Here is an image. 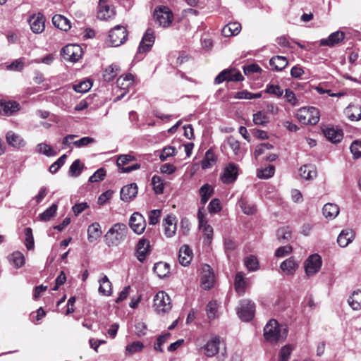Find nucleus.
I'll list each match as a JSON object with an SVG mask.
<instances>
[{"label": "nucleus", "instance_id": "nucleus-18", "mask_svg": "<svg viewBox=\"0 0 361 361\" xmlns=\"http://www.w3.org/2000/svg\"><path fill=\"white\" fill-rule=\"evenodd\" d=\"M154 32L152 29H147L142 37L140 43L138 51L139 52H146L150 50L154 42Z\"/></svg>", "mask_w": 361, "mask_h": 361}, {"label": "nucleus", "instance_id": "nucleus-29", "mask_svg": "<svg viewBox=\"0 0 361 361\" xmlns=\"http://www.w3.org/2000/svg\"><path fill=\"white\" fill-rule=\"evenodd\" d=\"M101 226L99 223L94 222L88 226L87 239L89 242L92 243L99 238L102 235Z\"/></svg>", "mask_w": 361, "mask_h": 361}, {"label": "nucleus", "instance_id": "nucleus-19", "mask_svg": "<svg viewBox=\"0 0 361 361\" xmlns=\"http://www.w3.org/2000/svg\"><path fill=\"white\" fill-rule=\"evenodd\" d=\"M355 237V232L351 228H345L341 231L337 238V243L341 247H347Z\"/></svg>", "mask_w": 361, "mask_h": 361}, {"label": "nucleus", "instance_id": "nucleus-2", "mask_svg": "<svg viewBox=\"0 0 361 361\" xmlns=\"http://www.w3.org/2000/svg\"><path fill=\"white\" fill-rule=\"evenodd\" d=\"M127 233V226L123 223H116L104 235L105 243L109 247L118 246L126 239Z\"/></svg>", "mask_w": 361, "mask_h": 361}, {"label": "nucleus", "instance_id": "nucleus-24", "mask_svg": "<svg viewBox=\"0 0 361 361\" xmlns=\"http://www.w3.org/2000/svg\"><path fill=\"white\" fill-rule=\"evenodd\" d=\"M324 136L331 142L336 143L343 139V131L334 127L326 128L323 130Z\"/></svg>", "mask_w": 361, "mask_h": 361}, {"label": "nucleus", "instance_id": "nucleus-53", "mask_svg": "<svg viewBox=\"0 0 361 361\" xmlns=\"http://www.w3.org/2000/svg\"><path fill=\"white\" fill-rule=\"evenodd\" d=\"M275 172V168L274 166L269 165V166L258 170L257 176L259 178L268 179L272 177Z\"/></svg>", "mask_w": 361, "mask_h": 361}, {"label": "nucleus", "instance_id": "nucleus-10", "mask_svg": "<svg viewBox=\"0 0 361 361\" xmlns=\"http://www.w3.org/2000/svg\"><path fill=\"white\" fill-rule=\"evenodd\" d=\"M244 78L240 71L235 69L224 70L214 79L216 84H220L224 81H241Z\"/></svg>", "mask_w": 361, "mask_h": 361}, {"label": "nucleus", "instance_id": "nucleus-13", "mask_svg": "<svg viewBox=\"0 0 361 361\" xmlns=\"http://www.w3.org/2000/svg\"><path fill=\"white\" fill-rule=\"evenodd\" d=\"M150 253L149 241L144 238L139 240L135 246V255L137 260L143 262Z\"/></svg>", "mask_w": 361, "mask_h": 361}, {"label": "nucleus", "instance_id": "nucleus-14", "mask_svg": "<svg viewBox=\"0 0 361 361\" xmlns=\"http://www.w3.org/2000/svg\"><path fill=\"white\" fill-rule=\"evenodd\" d=\"M214 276L212 268L208 264L202 267L201 285L204 290L210 289L214 284Z\"/></svg>", "mask_w": 361, "mask_h": 361}, {"label": "nucleus", "instance_id": "nucleus-51", "mask_svg": "<svg viewBox=\"0 0 361 361\" xmlns=\"http://www.w3.org/2000/svg\"><path fill=\"white\" fill-rule=\"evenodd\" d=\"M57 210V205L52 204L49 208H47L44 212L39 214V217L42 221H49L52 216H54Z\"/></svg>", "mask_w": 361, "mask_h": 361}, {"label": "nucleus", "instance_id": "nucleus-64", "mask_svg": "<svg viewBox=\"0 0 361 361\" xmlns=\"http://www.w3.org/2000/svg\"><path fill=\"white\" fill-rule=\"evenodd\" d=\"M350 149L354 158L358 159L361 157V141L355 140L351 144Z\"/></svg>", "mask_w": 361, "mask_h": 361}, {"label": "nucleus", "instance_id": "nucleus-57", "mask_svg": "<svg viewBox=\"0 0 361 361\" xmlns=\"http://www.w3.org/2000/svg\"><path fill=\"white\" fill-rule=\"evenodd\" d=\"M245 265L250 271H256L258 269V261L253 255H250L245 259Z\"/></svg>", "mask_w": 361, "mask_h": 361}, {"label": "nucleus", "instance_id": "nucleus-8", "mask_svg": "<svg viewBox=\"0 0 361 361\" xmlns=\"http://www.w3.org/2000/svg\"><path fill=\"white\" fill-rule=\"evenodd\" d=\"M135 157L131 154H122L117 159V166L119 173H130L133 171L140 169V164L138 163L132 164L130 166H126L130 162L134 161Z\"/></svg>", "mask_w": 361, "mask_h": 361}, {"label": "nucleus", "instance_id": "nucleus-31", "mask_svg": "<svg viewBox=\"0 0 361 361\" xmlns=\"http://www.w3.org/2000/svg\"><path fill=\"white\" fill-rule=\"evenodd\" d=\"M52 23L56 27L63 31H68L71 27L69 20L61 15H54Z\"/></svg>", "mask_w": 361, "mask_h": 361}, {"label": "nucleus", "instance_id": "nucleus-25", "mask_svg": "<svg viewBox=\"0 0 361 361\" xmlns=\"http://www.w3.org/2000/svg\"><path fill=\"white\" fill-rule=\"evenodd\" d=\"M115 16V11L113 6L106 4L99 3L97 17L101 20H108Z\"/></svg>", "mask_w": 361, "mask_h": 361}, {"label": "nucleus", "instance_id": "nucleus-34", "mask_svg": "<svg viewBox=\"0 0 361 361\" xmlns=\"http://www.w3.org/2000/svg\"><path fill=\"white\" fill-rule=\"evenodd\" d=\"M8 261L15 268L18 269L25 264V259L24 255L18 251L14 252L8 257Z\"/></svg>", "mask_w": 361, "mask_h": 361}, {"label": "nucleus", "instance_id": "nucleus-54", "mask_svg": "<svg viewBox=\"0 0 361 361\" xmlns=\"http://www.w3.org/2000/svg\"><path fill=\"white\" fill-rule=\"evenodd\" d=\"M218 305L216 301H210L206 308L207 314L209 319H214L217 317Z\"/></svg>", "mask_w": 361, "mask_h": 361}, {"label": "nucleus", "instance_id": "nucleus-62", "mask_svg": "<svg viewBox=\"0 0 361 361\" xmlns=\"http://www.w3.org/2000/svg\"><path fill=\"white\" fill-rule=\"evenodd\" d=\"M106 176V171L104 168H100L98 170H97L93 175H92L90 178L89 181L91 183H96L99 182L100 180H102L104 177Z\"/></svg>", "mask_w": 361, "mask_h": 361}, {"label": "nucleus", "instance_id": "nucleus-39", "mask_svg": "<svg viewBox=\"0 0 361 361\" xmlns=\"http://www.w3.org/2000/svg\"><path fill=\"white\" fill-rule=\"evenodd\" d=\"M224 146L230 147L235 156L241 157L243 154L239 141L232 136L228 137Z\"/></svg>", "mask_w": 361, "mask_h": 361}, {"label": "nucleus", "instance_id": "nucleus-21", "mask_svg": "<svg viewBox=\"0 0 361 361\" xmlns=\"http://www.w3.org/2000/svg\"><path fill=\"white\" fill-rule=\"evenodd\" d=\"M137 194V185L136 183H130L123 186L121 190V200L129 202L133 200Z\"/></svg>", "mask_w": 361, "mask_h": 361}, {"label": "nucleus", "instance_id": "nucleus-49", "mask_svg": "<svg viewBox=\"0 0 361 361\" xmlns=\"http://www.w3.org/2000/svg\"><path fill=\"white\" fill-rule=\"evenodd\" d=\"M253 122L255 125L264 126L269 122V117L264 111H259L253 115Z\"/></svg>", "mask_w": 361, "mask_h": 361}, {"label": "nucleus", "instance_id": "nucleus-36", "mask_svg": "<svg viewBox=\"0 0 361 361\" xmlns=\"http://www.w3.org/2000/svg\"><path fill=\"white\" fill-rule=\"evenodd\" d=\"M300 176L306 179L311 180L317 176V170L312 165H303L299 169Z\"/></svg>", "mask_w": 361, "mask_h": 361}, {"label": "nucleus", "instance_id": "nucleus-9", "mask_svg": "<svg viewBox=\"0 0 361 361\" xmlns=\"http://www.w3.org/2000/svg\"><path fill=\"white\" fill-rule=\"evenodd\" d=\"M322 267L321 257L317 254L310 255L305 262V271L307 277L319 272Z\"/></svg>", "mask_w": 361, "mask_h": 361}, {"label": "nucleus", "instance_id": "nucleus-48", "mask_svg": "<svg viewBox=\"0 0 361 361\" xmlns=\"http://www.w3.org/2000/svg\"><path fill=\"white\" fill-rule=\"evenodd\" d=\"M144 348V345L141 341L133 342L126 347V355H132L136 353L141 352Z\"/></svg>", "mask_w": 361, "mask_h": 361}, {"label": "nucleus", "instance_id": "nucleus-40", "mask_svg": "<svg viewBox=\"0 0 361 361\" xmlns=\"http://www.w3.org/2000/svg\"><path fill=\"white\" fill-rule=\"evenodd\" d=\"M214 193V188L212 185L206 183L203 185L199 190L200 195V202L204 204Z\"/></svg>", "mask_w": 361, "mask_h": 361}, {"label": "nucleus", "instance_id": "nucleus-44", "mask_svg": "<svg viewBox=\"0 0 361 361\" xmlns=\"http://www.w3.org/2000/svg\"><path fill=\"white\" fill-rule=\"evenodd\" d=\"M238 204L243 212L247 215H252L256 212L255 206L248 203L244 198H240L238 202Z\"/></svg>", "mask_w": 361, "mask_h": 361}, {"label": "nucleus", "instance_id": "nucleus-61", "mask_svg": "<svg viewBox=\"0 0 361 361\" xmlns=\"http://www.w3.org/2000/svg\"><path fill=\"white\" fill-rule=\"evenodd\" d=\"M170 337V334L166 333L157 338L156 343H154V349L156 351L163 352L162 345L167 341Z\"/></svg>", "mask_w": 361, "mask_h": 361}, {"label": "nucleus", "instance_id": "nucleus-45", "mask_svg": "<svg viewBox=\"0 0 361 361\" xmlns=\"http://www.w3.org/2000/svg\"><path fill=\"white\" fill-rule=\"evenodd\" d=\"M84 165L81 163L80 159L75 160L70 166L68 170V175L71 177H78L80 175Z\"/></svg>", "mask_w": 361, "mask_h": 361}, {"label": "nucleus", "instance_id": "nucleus-27", "mask_svg": "<svg viewBox=\"0 0 361 361\" xmlns=\"http://www.w3.org/2000/svg\"><path fill=\"white\" fill-rule=\"evenodd\" d=\"M8 144L15 148H21L25 145V142L18 134L13 131H8L6 135Z\"/></svg>", "mask_w": 361, "mask_h": 361}, {"label": "nucleus", "instance_id": "nucleus-22", "mask_svg": "<svg viewBox=\"0 0 361 361\" xmlns=\"http://www.w3.org/2000/svg\"><path fill=\"white\" fill-rule=\"evenodd\" d=\"M163 226L166 237H173L176 231V218L173 215H168L164 220Z\"/></svg>", "mask_w": 361, "mask_h": 361}, {"label": "nucleus", "instance_id": "nucleus-58", "mask_svg": "<svg viewBox=\"0 0 361 361\" xmlns=\"http://www.w3.org/2000/svg\"><path fill=\"white\" fill-rule=\"evenodd\" d=\"M67 158L66 154L61 156L55 162H54L49 169L51 173H56L59 169L64 164Z\"/></svg>", "mask_w": 361, "mask_h": 361}, {"label": "nucleus", "instance_id": "nucleus-16", "mask_svg": "<svg viewBox=\"0 0 361 361\" xmlns=\"http://www.w3.org/2000/svg\"><path fill=\"white\" fill-rule=\"evenodd\" d=\"M30 29L34 33H42L45 27L44 18L42 14L37 13L30 16L28 19Z\"/></svg>", "mask_w": 361, "mask_h": 361}, {"label": "nucleus", "instance_id": "nucleus-46", "mask_svg": "<svg viewBox=\"0 0 361 361\" xmlns=\"http://www.w3.org/2000/svg\"><path fill=\"white\" fill-rule=\"evenodd\" d=\"M216 158L213 150L209 149L205 153L204 159L202 161V168L205 169L209 168L216 162Z\"/></svg>", "mask_w": 361, "mask_h": 361}, {"label": "nucleus", "instance_id": "nucleus-55", "mask_svg": "<svg viewBox=\"0 0 361 361\" xmlns=\"http://www.w3.org/2000/svg\"><path fill=\"white\" fill-rule=\"evenodd\" d=\"M199 227L200 229H202L203 234L205 237V243L210 244L213 238V228L207 223Z\"/></svg>", "mask_w": 361, "mask_h": 361}, {"label": "nucleus", "instance_id": "nucleus-56", "mask_svg": "<svg viewBox=\"0 0 361 361\" xmlns=\"http://www.w3.org/2000/svg\"><path fill=\"white\" fill-rule=\"evenodd\" d=\"M293 348L290 345L283 346L279 353V361H288Z\"/></svg>", "mask_w": 361, "mask_h": 361}, {"label": "nucleus", "instance_id": "nucleus-32", "mask_svg": "<svg viewBox=\"0 0 361 361\" xmlns=\"http://www.w3.org/2000/svg\"><path fill=\"white\" fill-rule=\"evenodd\" d=\"M241 30V25L239 23L233 22L229 23L226 25L221 30L222 35L224 37H228L231 36L238 35Z\"/></svg>", "mask_w": 361, "mask_h": 361}, {"label": "nucleus", "instance_id": "nucleus-63", "mask_svg": "<svg viewBox=\"0 0 361 361\" xmlns=\"http://www.w3.org/2000/svg\"><path fill=\"white\" fill-rule=\"evenodd\" d=\"M286 102L290 104L292 106H295L299 105L298 99H297L295 93L290 89H286L284 95Z\"/></svg>", "mask_w": 361, "mask_h": 361}, {"label": "nucleus", "instance_id": "nucleus-35", "mask_svg": "<svg viewBox=\"0 0 361 361\" xmlns=\"http://www.w3.org/2000/svg\"><path fill=\"white\" fill-rule=\"evenodd\" d=\"M322 212L326 219H334L339 214V208L335 204L327 203L324 204Z\"/></svg>", "mask_w": 361, "mask_h": 361}, {"label": "nucleus", "instance_id": "nucleus-3", "mask_svg": "<svg viewBox=\"0 0 361 361\" xmlns=\"http://www.w3.org/2000/svg\"><path fill=\"white\" fill-rule=\"evenodd\" d=\"M296 116L300 122L306 125H315L319 121V111L313 106L300 109Z\"/></svg>", "mask_w": 361, "mask_h": 361}, {"label": "nucleus", "instance_id": "nucleus-5", "mask_svg": "<svg viewBox=\"0 0 361 361\" xmlns=\"http://www.w3.org/2000/svg\"><path fill=\"white\" fill-rule=\"evenodd\" d=\"M154 17L159 25L163 27H168L173 20L172 11L169 7L164 6L155 9Z\"/></svg>", "mask_w": 361, "mask_h": 361}, {"label": "nucleus", "instance_id": "nucleus-30", "mask_svg": "<svg viewBox=\"0 0 361 361\" xmlns=\"http://www.w3.org/2000/svg\"><path fill=\"white\" fill-rule=\"evenodd\" d=\"M298 267V265L292 257L284 260L280 265L281 270L287 275H293Z\"/></svg>", "mask_w": 361, "mask_h": 361}, {"label": "nucleus", "instance_id": "nucleus-42", "mask_svg": "<svg viewBox=\"0 0 361 361\" xmlns=\"http://www.w3.org/2000/svg\"><path fill=\"white\" fill-rule=\"evenodd\" d=\"M119 73V68L118 66L111 64L107 66L104 71L103 78L105 81L110 82L113 80Z\"/></svg>", "mask_w": 361, "mask_h": 361}, {"label": "nucleus", "instance_id": "nucleus-4", "mask_svg": "<svg viewBox=\"0 0 361 361\" xmlns=\"http://www.w3.org/2000/svg\"><path fill=\"white\" fill-rule=\"evenodd\" d=\"M154 307L158 314L169 312L172 307L169 295L164 291L158 292L154 298Z\"/></svg>", "mask_w": 361, "mask_h": 361}, {"label": "nucleus", "instance_id": "nucleus-41", "mask_svg": "<svg viewBox=\"0 0 361 361\" xmlns=\"http://www.w3.org/2000/svg\"><path fill=\"white\" fill-rule=\"evenodd\" d=\"M348 302L353 310H361V291L355 290L349 297Z\"/></svg>", "mask_w": 361, "mask_h": 361}, {"label": "nucleus", "instance_id": "nucleus-47", "mask_svg": "<svg viewBox=\"0 0 361 361\" xmlns=\"http://www.w3.org/2000/svg\"><path fill=\"white\" fill-rule=\"evenodd\" d=\"M152 185L156 194H161L164 192V181L159 176L154 175L152 177Z\"/></svg>", "mask_w": 361, "mask_h": 361}, {"label": "nucleus", "instance_id": "nucleus-1", "mask_svg": "<svg viewBox=\"0 0 361 361\" xmlns=\"http://www.w3.org/2000/svg\"><path fill=\"white\" fill-rule=\"evenodd\" d=\"M288 331L286 327L279 324L276 319H270L264 328V339L276 344L283 342L287 336Z\"/></svg>", "mask_w": 361, "mask_h": 361}, {"label": "nucleus", "instance_id": "nucleus-17", "mask_svg": "<svg viewBox=\"0 0 361 361\" xmlns=\"http://www.w3.org/2000/svg\"><path fill=\"white\" fill-rule=\"evenodd\" d=\"M345 38V33L341 31H336L331 33L328 38L322 39L319 41L320 46L334 47L341 42Z\"/></svg>", "mask_w": 361, "mask_h": 361}, {"label": "nucleus", "instance_id": "nucleus-33", "mask_svg": "<svg viewBox=\"0 0 361 361\" xmlns=\"http://www.w3.org/2000/svg\"><path fill=\"white\" fill-rule=\"evenodd\" d=\"M99 293L105 296H109L112 293L111 283L106 275H104L99 280Z\"/></svg>", "mask_w": 361, "mask_h": 361}, {"label": "nucleus", "instance_id": "nucleus-15", "mask_svg": "<svg viewBox=\"0 0 361 361\" xmlns=\"http://www.w3.org/2000/svg\"><path fill=\"white\" fill-rule=\"evenodd\" d=\"M82 50L80 46L68 44L62 49L61 54L64 59L77 61L81 57Z\"/></svg>", "mask_w": 361, "mask_h": 361}, {"label": "nucleus", "instance_id": "nucleus-50", "mask_svg": "<svg viewBox=\"0 0 361 361\" xmlns=\"http://www.w3.org/2000/svg\"><path fill=\"white\" fill-rule=\"evenodd\" d=\"M36 151L39 154L46 155L47 157H54L56 155V152H54L53 148L44 142L38 144L36 147Z\"/></svg>", "mask_w": 361, "mask_h": 361}, {"label": "nucleus", "instance_id": "nucleus-26", "mask_svg": "<svg viewBox=\"0 0 361 361\" xmlns=\"http://www.w3.org/2000/svg\"><path fill=\"white\" fill-rule=\"evenodd\" d=\"M19 110V104L16 102L0 101V114L3 116H11Z\"/></svg>", "mask_w": 361, "mask_h": 361}, {"label": "nucleus", "instance_id": "nucleus-37", "mask_svg": "<svg viewBox=\"0 0 361 361\" xmlns=\"http://www.w3.org/2000/svg\"><path fill=\"white\" fill-rule=\"evenodd\" d=\"M269 64L273 69L279 71L286 67L288 65V61L284 56H276L270 59Z\"/></svg>", "mask_w": 361, "mask_h": 361}, {"label": "nucleus", "instance_id": "nucleus-38", "mask_svg": "<svg viewBox=\"0 0 361 361\" xmlns=\"http://www.w3.org/2000/svg\"><path fill=\"white\" fill-rule=\"evenodd\" d=\"M153 271L158 277L162 279L167 276L169 274L170 267L169 264L166 262H159L154 264Z\"/></svg>", "mask_w": 361, "mask_h": 361}, {"label": "nucleus", "instance_id": "nucleus-23", "mask_svg": "<svg viewBox=\"0 0 361 361\" xmlns=\"http://www.w3.org/2000/svg\"><path fill=\"white\" fill-rule=\"evenodd\" d=\"M248 286L247 279L243 272H238L235 276L234 288L239 295H243Z\"/></svg>", "mask_w": 361, "mask_h": 361}, {"label": "nucleus", "instance_id": "nucleus-11", "mask_svg": "<svg viewBox=\"0 0 361 361\" xmlns=\"http://www.w3.org/2000/svg\"><path fill=\"white\" fill-rule=\"evenodd\" d=\"M130 228L137 234H142L146 228L145 217L139 212H134L129 219Z\"/></svg>", "mask_w": 361, "mask_h": 361}, {"label": "nucleus", "instance_id": "nucleus-12", "mask_svg": "<svg viewBox=\"0 0 361 361\" xmlns=\"http://www.w3.org/2000/svg\"><path fill=\"white\" fill-rule=\"evenodd\" d=\"M221 343V338L219 336H212L202 347L204 354L207 357L214 356L219 353Z\"/></svg>", "mask_w": 361, "mask_h": 361}, {"label": "nucleus", "instance_id": "nucleus-7", "mask_svg": "<svg viewBox=\"0 0 361 361\" xmlns=\"http://www.w3.org/2000/svg\"><path fill=\"white\" fill-rule=\"evenodd\" d=\"M127 37L128 34L126 27L121 25H116L109 32V45L111 47H118L126 42Z\"/></svg>", "mask_w": 361, "mask_h": 361}, {"label": "nucleus", "instance_id": "nucleus-6", "mask_svg": "<svg viewBox=\"0 0 361 361\" xmlns=\"http://www.w3.org/2000/svg\"><path fill=\"white\" fill-rule=\"evenodd\" d=\"M255 305L251 300H242L237 308V314L240 319L244 322L250 321L255 314Z\"/></svg>", "mask_w": 361, "mask_h": 361}, {"label": "nucleus", "instance_id": "nucleus-20", "mask_svg": "<svg viewBox=\"0 0 361 361\" xmlns=\"http://www.w3.org/2000/svg\"><path fill=\"white\" fill-rule=\"evenodd\" d=\"M238 176L237 166L233 164H229L224 171L221 176V180L224 183H231L234 182Z\"/></svg>", "mask_w": 361, "mask_h": 361}, {"label": "nucleus", "instance_id": "nucleus-28", "mask_svg": "<svg viewBox=\"0 0 361 361\" xmlns=\"http://www.w3.org/2000/svg\"><path fill=\"white\" fill-rule=\"evenodd\" d=\"M192 259V252L189 246L184 245L179 250L178 259L183 266L188 265Z\"/></svg>", "mask_w": 361, "mask_h": 361}, {"label": "nucleus", "instance_id": "nucleus-52", "mask_svg": "<svg viewBox=\"0 0 361 361\" xmlns=\"http://www.w3.org/2000/svg\"><path fill=\"white\" fill-rule=\"evenodd\" d=\"M24 234L25 236V243L27 249L28 250H33L35 247V243L32 228L30 227L25 228L24 230Z\"/></svg>", "mask_w": 361, "mask_h": 361}, {"label": "nucleus", "instance_id": "nucleus-59", "mask_svg": "<svg viewBox=\"0 0 361 361\" xmlns=\"http://www.w3.org/2000/svg\"><path fill=\"white\" fill-rule=\"evenodd\" d=\"M92 82L90 80H85L80 82L79 84L75 85L73 88L75 91L80 93L87 92L92 87Z\"/></svg>", "mask_w": 361, "mask_h": 361}, {"label": "nucleus", "instance_id": "nucleus-43", "mask_svg": "<svg viewBox=\"0 0 361 361\" xmlns=\"http://www.w3.org/2000/svg\"><path fill=\"white\" fill-rule=\"evenodd\" d=\"M346 114L351 121L361 119V108L358 105H349L346 109Z\"/></svg>", "mask_w": 361, "mask_h": 361}, {"label": "nucleus", "instance_id": "nucleus-60", "mask_svg": "<svg viewBox=\"0 0 361 361\" xmlns=\"http://www.w3.org/2000/svg\"><path fill=\"white\" fill-rule=\"evenodd\" d=\"M266 92L279 98L283 95V91L278 85L269 84L266 87Z\"/></svg>", "mask_w": 361, "mask_h": 361}]
</instances>
